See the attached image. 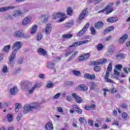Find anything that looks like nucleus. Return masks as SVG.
<instances>
[{"instance_id": "f257e3e1", "label": "nucleus", "mask_w": 130, "mask_h": 130, "mask_svg": "<svg viewBox=\"0 0 130 130\" xmlns=\"http://www.w3.org/2000/svg\"><path fill=\"white\" fill-rule=\"evenodd\" d=\"M22 47V43L21 42H16L13 44L12 47V49L14 50L12 51V54L9 57V61L10 63L11 67H14L15 66V58L16 57V54L18 50H19Z\"/></svg>"}, {"instance_id": "f03ea898", "label": "nucleus", "mask_w": 130, "mask_h": 130, "mask_svg": "<svg viewBox=\"0 0 130 130\" xmlns=\"http://www.w3.org/2000/svg\"><path fill=\"white\" fill-rule=\"evenodd\" d=\"M112 6H113V3H109L105 8L99 11V14H100V13H105V12H106V14H110V13H112V12H113V7Z\"/></svg>"}, {"instance_id": "7ed1b4c3", "label": "nucleus", "mask_w": 130, "mask_h": 130, "mask_svg": "<svg viewBox=\"0 0 130 130\" xmlns=\"http://www.w3.org/2000/svg\"><path fill=\"white\" fill-rule=\"evenodd\" d=\"M37 106L36 103H32L30 104V105H25L24 106V109L25 110H23L22 112L23 113H27V112H29V111H31L32 109H37Z\"/></svg>"}, {"instance_id": "20e7f679", "label": "nucleus", "mask_w": 130, "mask_h": 130, "mask_svg": "<svg viewBox=\"0 0 130 130\" xmlns=\"http://www.w3.org/2000/svg\"><path fill=\"white\" fill-rule=\"evenodd\" d=\"M14 37L16 38H30V36L27 35L22 32V30H19L14 33Z\"/></svg>"}, {"instance_id": "39448f33", "label": "nucleus", "mask_w": 130, "mask_h": 130, "mask_svg": "<svg viewBox=\"0 0 130 130\" xmlns=\"http://www.w3.org/2000/svg\"><path fill=\"white\" fill-rule=\"evenodd\" d=\"M89 26H90V23H86V25H84L83 28L79 32H78L77 35V37H81V36H82L83 34L86 33L87 30H88V27H89Z\"/></svg>"}, {"instance_id": "423d86ee", "label": "nucleus", "mask_w": 130, "mask_h": 130, "mask_svg": "<svg viewBox=\"0 0 130 130\" xmlns=\"http://www.w3.org/2000/svg\"><path fill=\"white\" fill-rule=\"evenodd\" d=\"M72 96L73 98H74L77 102V103H78V104H80V103H82V102L83 101V99H82L81 97H80L78 96V94L76 93H72Z\"/></svg>"}, {"instance_id": "0eeeda50", "label": "nucleus", "mask_w": 130, "mask_h": 130, "mask_svg": "<svg viewBox=\"0 0 130 130\" xmlns=\"http://www.w3.org/2000/svg\"><path fill=\"white\" fill-rule=\"evenodd\" d=\"M88 8H86L82 12L78 18L80 21H81V20H83V19L86 17V15L88 14Z\"/></svg>"}, {"instance_id": "6e6552de", "label": "nucleus", "mask_w": 130, "mask_h": 130, "mask_svg": "<svg viewBox=\"0 0 130 130\" xmlns=\"http://www.w3.org/2000/svg\"><path fill=\"white\" fill-rule=\"evenodd\" d=\"M18 92H19V90L17 86H14L10 89V93L11 95H12L13 96H15V95L18 93Z\"/></svg>"}, {"instance_id": "1a4fd4ad", "label": "nucleus", "mask_w": 130, "mask_h": 130, "mask_svg": "<svg viewBox=\"0 0 130 130\" xmlns=\"http://www.w3.org/2000/svg\"><path fill=\"white\" fill-rule=\"evenodd\" d=\"M12 9H15V6L1 7L0 8V13L6 12V11H10V10H12Z\"/></svg>"}, {"instance_id": "9d476101", "label": "nucleus", "mask_w": 130, "mask_h": 130, "mask_svg": "<svg viewBox=\"0 0 130 130\" xmlns=\"http://www.w3.org/2000/svg\"><path fill=\"white\" fill-rule=\"evenodd\" d=\"M104 23L102 21H98L94 23V27L95 29H101L103 27Z\"/></svg>"}, {"instance_id": "9b49d317", "label": "nucleus", "mask_w": 130, "mask_h": 130, "mask_svg": "<svg viewBox=\"0 0 130 130\" xmlns=\"http://www.w3.org/2000/svg\"><path fill=\"white\" fill-rule=\"evenodd\" d=\"M30 21H31V17L26 16L22 20V24L25 26V25H27V24H29Z\"/></svg>"}, {"instance_id": "f8f14e48", "label": "nucleus", "mask_w": 130, "mask_h": 130, "mask_svg": "<svg viewBox=\"0 0 130 130\" xmlns=\"http://www.w3.org/2000/svg\"><path fill=\"white\" fill-rule=\"evenodd\" d=\"M84 78L87 79V80H95L96 76L95 75H90L89 73H85L84 75Z\"/></svg>"}, {"instance_id": "ddd939ff", "label": "nucleus", "mask_w": 130, "mask_h": 130, "mask_svg": "<svg viewBox=\"0 0 130 130\" xmlns=\"http://www.w3.org/2000/svg\"><path fill=\"white\" fill-rule=\"evenodd\" d=\"M23 86H24L25 89H30L31 88V84L29 82V81H23L22 83Z\"/></svg>"}, {"instance_id": "4468645a", "label": "nucleus", "mask_w": 130, "mask_h": 130, "mask_svg": "<svg viewBox=\"0 0 130 130\" xmlns=\"http://www.w3.org/2000/svg\"><path fill=\"white\" fill-rule=\"evenodd\" d=\"M78 89L80 91H88V86L85 84H80L78 86Z\"/></svg>"}, {"instance_id": "2eb2a0df", "label": "nucleus", "mask_w": 130, "mask_h": 130, "mask_svg": "<svg viewBox=\"0 0 130 130\" xmlns=\"http://www.w3.org/2000/svg\"><path fill=\"white\" fill-rule=\"evenodd\" d=\"M118 21V18L117 17H110L107 19V21L108 23H115Z\"/></svg>"}, {"instance_id": "dca6fc26", "label": "nucleus", "mask_w": 130, "mask_h": 130, "mask_svg": "<svg viewBox=\"0 0 130 130\" xmlns=\"http://www.w3.org/2000/svg\"><path fill=\"white\" fill-rule=\"evenodd\" d=\"M128 35L127 34H124L121 38H120L118 41L119 43H123L126 39H127Z\"/></svg>"}, {"instance_id": "f3484780", "label": "nucleus", "mask_w": 130, "mask_h": 130, "mask_svg": "<svg viewBox=\"0 0 130 130\" xmlns=\"http://www.w3.org/2000/svg\"><path fill=\"white\" fill-rule=\"evenodd\" d=\"M38 52L40 54V55H44V56H45L46 54H47V52L46 51H45V49L42 48H40L38 50Z\"/></svg>"}, {"instance_id": "a211bd4d", "label": "nucleus", "mask_w": 130, "mask_h": 130, "mask_svg": "<svg viewBox=\"0 0 130 130\" xmlns=\"http://www.w3.org/2000/svg\"><path fill=\"white\" fill-rule=\"evenodd\" d=\"M46 130H53V125L50 122H48L45 126Z\"/></svg>"}, {"instance_id": "6ab92c4d", "label": "nucleus", "mask_w": 130, "mask_h": 130, "mask_svg": "<svg viewBox=\"0 0 130 130\" xmlns=\"http://www.w3.org/2000/svg\"><path fill=\"white\" fill-rule=\"evenodd\" d=\"M114 30V26H111L107 28L104 31V35H106L108 33V32H110L111 31H113Z\"/></svg>"}, {"instance_id": "aec40b11", "label": "nucleus", "mask_w": 130, "mask_h": 130, "mask_svg": "<svg viewBox=\"0 0 130 130\" xmlns=\"http://www.w3.org/2000/svg\"><path fill=\"white\" fill-rule=\"evenodd\" d=\"M70 47H69V48L67 49V50L66 51V54L65 55V56H70L73 52H74V49L73 48H70Z\"/></svg>"}, {"instance_id": "412c9836", "label": "nucleus", "mask_w": 130, "mask_h": 130, "mask_svg": "<svg viewBox=\"0 0 130 130\" xmlns=\"http://www.w3.org/2000/svg\"><path fill=\"white\" fill-rule=\"evenodd\" d=\"M63 16H66V14L63 13L58 12L54 14V19H57V18H61V17H63Z\"/></svg>"}, {"instance_id": "4be33fe9", "label": "nucleus", "mask_w": 130, "mask_h": 130, "mask_svg": "<svg viewBox=\"0 0 130 130\" xmlns=\"http://www.w3.org/2000/svg\"><path fill=\"white\" fill-rule=\"evenodd\" d=\"M73 25H74V21L68 22L64 24L63 27L64 28H70L72 27V26H73Z\"/></svg>"}, {"instance_id": "5701e85b", "label": "nucleus", "mask_w": 130, "mask_h": 130, "mask_svg": "<svg viewBox=\"0 0 130 130\" xmlns=\"http://www.w3.org/2000/svg\"><path fill=\"white\" fill-rule=\"evenodd\" d=\"M55 66V64L52 63L51 62H47V67L48 69H51V70H53L54 69V67Z\"/></svg>"}, {"instance_id": "b1692460", "label": "nucleus", "mask_w": 130, "mask_h": 130, "mask_svg": "<svg viewBox=\"0 0 130 130\" xmlns=\"http://www.w3.org/2000/svg\"><path fill=\"white\" fill-rule=\"evenodd\" d=\"M10 48H11V46L10 45H8L7 46H4V48L2 49V51L4 52H9Z\"/></svg>"}, {"instance_id": "393cba45", "label": "nucleus", "mask_w": 130, "mask_h": 130, "mask_svg": "<svg viewBox=\"0 0 130 130\" xmlns=\"http://www.w3.org/2000/svg\"><path fill=\"white\" fill-rule=\"evenodd\" d=\"M7 118L8 122H12L13 121L14 118L13 117V115L11 114H8L7 115Z\"/></svg>"}, {"instance_id": "a878e982", "label": "nucleus", "mask_w": 130, "mask_h": 130, "mask_svg": "<svg viewBox=\"0 0 130 130\" xmlns=\"http://www.w3.org/2000/svg\"><path fill=\"white\" fill-rule=\"evenodd\" d=\"M80 45H81V41L79 42H75L72 44V45L69 46L70 47H75V46H79Z\"/></svg>"}, {"instance_id": "bb28decb", "label": "nucleus", "mask_w": 130, "mask_h": 130, "mask_svg": "<svg viewBox=\"0 0 130 130\" xmlns=\"http://www.w3.org/2000/svg\"><path fill=\"white\" fill-rule=\"evenodd\" d=\"M89 86H90V90L95 91V87H96V84H95V83H94V82L89 83Z\"/></svg>"}, {"instance_id": "cd10ccee", "label": "nucleus", "mask_w": 130, "mask_h": 130, "mask_svg": "<svg viewBox=\"0 0 130 130\" xmlns=\"http://www.w3.org/2000/svg\"><path fill=\"white\" fill-rule=\"evenodd\" d=\"M22 11H20V10H17L14 13H13V16L14 17H18L19 16H21V15H22Z\"/></svg>"}, {"instance_id": "c85d7f7f", "label": "nucleus", "mask_w": 130, "mask_h": 130, "mask_svg": "<svg viewBox=\"0 0 130 130\" xmlns=\"http://www.w3.org/2000/svg\"><path fill=\"white\" fill-rule=\"evenodd\" d=\"M122 68L123 66L121 64H116L115 66V70H117L118 71H119L120 72L121 71Z\"/></svg>"}, {"instance_id": "c756f323", "label": "nucleus", "mask_w": 130, "mask_h": 130, "mask_svg": "<svg viewBox=\"0 0 130 130\" xmlns=\"http://www.w3.org/2000/svg\"><path fill=\"white\" fill-rule=\"evenodd\" d=\"M37 28H38V26L36 25L32 26L31 30L30 31L31 34H34V33H35L37 30Z\"/></svg>"}, {"instance_id": "7c9ffc66", "label": "nucleus", "mask_w": 130, "mask_h": 130, "mask_svg": "<svg viewBox=\"0 0 130 130\" xmlns=\"http://www.w3.org/2000/svg\"><path fill=\"white\" fill-rule=\"evenodd\" d=\"M67 15H68L69 16H71V15L73 14V9H72L71 7H69L68 8L67 10Z\"/></svg>"}, {"instance_id": "2f4dec72", "label": "nucleus", "mask_w": 130, "mask_h": 130, "mask_svg": "<svg viewBox=\"0 0 130 130\" xmlns=\"http://www.w3.org/2000/svg\"><path fill=\"white\" fill-rule=\"evenodd\" d=\"M114 50V46H113V45H111L108 49V52L110 53V54H111V53H113Z\"/></svg>"}, {"instance_id": "473e14b6", "label": "nucleus", "mask_w": 130, "mask_h": 130, "mask_svg": "<svg viewBox=\"0 0 130 130\" xmlns=\"http://www.w3.org/2000/svg\"><path fill=\"white\" fill-rule=\"evenodd\" d=\"M78 54V51L75 52L74 53H73L67 60V61H71L72 59H73V57H75L76 55Z\"/></svg>"}, {"instance_id": "72a5a7b5", "label": "nucleus", "mask_w": 130, "mask_h": 130, "mask_svg": "<svg viewBox=\"0 0 130 130\" xmlns=\"http://www.w3.org/2000/svg\"><path fill=\"white\" fill-rule=\"evenodd\" d=\"M115 57H116L117 59L118 58H124V54L122 53H120L118 54H117L115 56Z\"/></svg>"}, {"instance_id": "f704fd0d", "label": "nucleus", "mask_w": 130, "mask_h": 130, "mask_svg": "<svg viewBox=\"0 0 130 130\" xmlns=\"http://www.w3.org/2000/svg\"><path fill=\"white\" fill-rule=\"evenodd\" d=\"M62 36V38L69 39L73 37V35L69 34L67 35H63Z\"/></svg>"}, {"instance_id": "c9c22d12", "label": "nucleus", "mask_w": 130, "mask_h": 130, "mask_svg": "<svg viewBox=\"0 0 130 130\" xmlns=\"http://www.w3.org/2000/svg\"><path fill=\"white\" fill-rule=\"evenodd\" d=\"M72 73H73L74 75H75V76H80V75H81V72L77 70H73L72 71Z\"/></svg>"}, {"instance_id": "e433bc0d", "label": "nucleus", "mask_w": 130, "mask_h": 130, "mask_svg": "<svg viewBox=\"0 0 130 130\" xmlns=\"http://www.w3.org/2000/svg\"><path fill=\"white\" fill-rule=\"evenodd\" d=\"M42 37H43L42 34L38 33L37 37V40H38V41H40L41 39H42Z\"/></svg>"}, {"instance_id": "4c0bfd02", "label": "nucleus", "mask_w": 130, "mask_h": 130, "mask_svg": "<svg viewBox=\"0 0 130 130\" xmlns=\"http://www.w3.org/2000/svg\"><path fill=\"white\" fill-rule=\"evenodd\" d=\"M104 46L102 44H99L97 46V49L98 50H102Z\"/></svg>"}, {"instance_id": "58836bf2", "label": "nucleus", "mask_w": 130, "mask_h": 130, "mask_svg": "<svg viewBox=\"0 0 130 130\" xmlns=\"http://www.w3.org/2000/svg\"><path fill=\"white\" fill-rule=\"evenodd\" d=\"M90 31H91L90 34L92 35H95V34H96V29H95V28L94 27H91Z\"/></svg>"}, {"instance_id": "ea45409f", "label": "nucleus", "mask_w": 130, "mask_h": 130, "mask_svg": "<svg viewBox=\"0 0 130 130\" xmlns=\"http://www.w3.org/2000/svg\"><path fill=\"white\" fill-rule=\"evenodd\" d=\"M107 71L109 72H111L112 71V63H110L108 66Z\"/></svg>"}, {"instance_id": "a19ab883", "label": "nucleus", "mask_w": 130, "mask_h": 130, "mask_svg": "<svg viewBox=\"0 0 130 130\" xmlns=\"http://www.w3.org/2000/svg\"><path fill=\"white\" fill-rule=\"evenodd\" d=\"M127 113H126V112H123L121 113V116L124 119H126V118H127Z\"/></svg>"}, {"instance_id": "79ce46f5", "label": "nucleus", "mask_w": 130, "mask_h": 130, "mask_svg": "<svg viewBox=\"0 0 130 130\" xmlns=\"http://www.w3.org/2000/svg\"><path fill=\"white\" fill-rule=\"evenodd\" d=\"M66 84V86H68V87H71L72 85H74V82H73V81H67Z\"/></svg>"}, {"instance_id": "37998d69", "label": "nucleus", "mask_w": 130, "mask_h": 130, "mask_svg": "<svg viewBox=\"0 0 130 130\" xmlns=\"http://www.w3.org/2000/svg\"><path fill=\"white\" fill-rule=\"evenodd\" d=\"M85 58H86V57L83 55H81L78 57V60H79V61H83V60H86Z\"/></svg>"}, {"instance_id": "c03bdc74", "label": "nucleus", "mask_w": 130, "mask_h": 130, "mask_svg": "<svg viewBox=\"0 0 130 130\" xmlns=\"http://www.w3.org/2000/svg\"><path fill=\"white\" fill-rule=\"evenodd\" d=\"M60 96V93H58L57 94H56L53 97V99L54 100H55V99H58V98H59V96Z\"/></svg>"}, {"instance_id": "a18cd8bd", "label": "nucleus", "mask_w": 130, "mask_h": 130, "mask_svg": "<svg viewBox=\"0 0 130 130\" xmlns=\"http://www.w3.org/2000/svg\"><path fill=\"white\" fill-rule=\"evenodd\" d=\"M47 88H52L53 87V83L52 82H49L46 85Z\"/></svg>"}, {"instance_id": "49530a36", "label": "nucleus", "mask_w": 130, "mask_h": 130, "mask_svg": "<svg viewBox=\"0 0 130 130\" xmlns=\"http://www.w3.org/2000/svg\"><path fill=\"white\" fill-rule=\"evenodd\" d=\"M101 64H103V63H106L107 62V59L103 58L100 60Z\"/></svg>"}, {"instance_id": "de8ad7c7", "label": "nucleus", "mask_w": 130, "mask_h": 130, "mask_svg": "<svg viewBox=\"0 0 130 130\" xmlns=\"http://www.w3.org/2000/svg\"><path fill=\"white\" fill-rule=\"evenodd\" d=\"M79 120L80 122H81V123H85V122H86V119L83 117H80Z\"/></svg>"}, {"instance_id": "09e8293b", "label": "nucleus", "mask_w": 130, "mask_h": 130, "mask_svg": "<svg viewBox=\"0 0 130 130\" xmlns=\"http://www.w3.org/2000/svg\"><path fill=\"white\" fill-rule=\"evenodd\" d=\"M94 71L95 72H96L97 73H98V72H99L100 71V67L97 66L94 67Z\"/></svg>"}, {"instance_id": "8fccbe9b", "label": "nucleus", "mask_w": 130, "mask_h": 130, "mask_svg": "<svg viewBox=\"0 0 130 130\" xmlns=\"http://www.w3.org/2000/svg\"><path fill=\"white\" fill-rule=\"evenodd\" d=\"M105 81L107 82V83H113V80H111L110 78H105Z\"/></svg>"}, {"instance_id": "3c124183", "label": "nucleus", "mask_w": 130, "mask_h": 130, "mask_svg": "<svg viewBox=\"0 0 130 130\" xmlns=\"http://www.w3.org/2000/svg\"><path fill=\"white\" fill-rule=\"evenodd\" d=\"M72 107H73V110L75 111H76V110H78V109H79V108H80V107H79L77 105H73V106H72Z\"/></svg>"}, {"instance_id": "603ef678", "label": "nucleus", "mask_w": 130, "mask_h": 130, "mask_svg": "<svg viewBox=\"0 0 130 130\" xmlns=\"http://www.w3.org/2000/svg\"><path fill=\"white\" fill-rule=\"evenodd\" d=\"M83 56H85V57H86V58H84L85 60H87L88 58H89V56H90V53H87L83 55Z\"/></svg>"}, {"instance_id": "864d4df0", "label": "nucleus", "mask_w": 130, "mask_h": 130, "mask_svg": "<svg viewBox=\"0 0 130 130\" xmlns=\"http://www.w3.org/2000/svg\"><path fill=\"white\" fill-rule=\"evenodd\" d=\"M45 33L47 35L50 34L51 33V29H45Z\"/></svg>"}, {"instance_id": "5fc2aeb1", "label": "nucleus", "mask_w": 130, "mask_h": 130, "mask_svg": "<svg viewBox=\"0 0 130 130\" xmlns=\"http://www.w3.org/2000/svg\"><path fill=\"white\" fill-rule=\"evenodd\" d=\"M9 105H11V101H7L4 103V106H9Z\"/></svg>"}, {"instance_id": "6e6d98bb", "label": "nucleus", "mask_w": 130, "mask_h": 130, "mask_svg": "<svg viewBox=\"0 0 130 130\" xmlns=\"http://www.w3.org/2000/svg\"><path fill=\"white\" fill-rule=\"evenodd\" d=\"M76 111H77L78 114H82V113H83V110L81 109V108H79V109H77V110H76Z\"/></svg>"}, {"instance_id": "4d7b16f0", "label": "nucleus", "mask_w": 130, "mask_h": 130, "mask_svg": "<svg viewBox=\"0 0 130 130\" xmlns=\"http://www.w3.org/2000/svg\"><path fill=\"white\" fill-rule=\"evenodd\" d=\"M21 105H22L21 103H15V108L19 109L21 107Z\"/></svg>"}, {"instance_id": "13d9d810", "label": "nucleus", "mask_w": 130, "mask_h": 130, "mask_svg": "<svg viewBox=\"0 0 130 130\" xmlns=\"http://www.w3.org/2000/svg\"><path fill=\"white\" fill-rule=\"evenodd\" d=\"M114 75H116V76H119V74H120V73L119 72H118V71H117L116 69H114Z\"/></svg>"}, {"instance_id": "bf43d9fd", "label": "nucleus", "mask_w": 130, "mask_h": 130, "mask_svg": "<svg viewBox=\"0 0 130 130\" xmlns=\"http://www.w3.org/2000/svg\"><path fill=\"white\" fill-rule=\"evenodd\" d=\"M41 86V84H40V83H37L34 85L33 87L35 89H36V88H39Z\"/></svg>"}, {"instance_id": "052dcab7", "label": "nucleus", "mask_w": 130, "mask_h": 130, "mask_svg": "<svg viewBox=\"0 0 130 130\" xmlns=\"http://www.w3.org/2000/svg\"><path fill=\"white\" fill-rule=\"evenodd\" d=\"M109 72L110 71L107 70L105 76V79H107V78H109Z\"/></svg>"}, {"instance_id": "680f3d73", "label": "nucleus", "mask_w": 130, "mask_h": 130, "mask_svg": "<svg viewBox=\"0 0 130 130\" xmlns=\"http://www.w3.org/2000/svg\"><path fill=\"white\" fill-rule=\"evenodd\" d=\"M3 73H7L8 72V67L4 66L3 68Z\"/></svg>"}, {"instance_id": "e2e57ef3", "label": "nucleus", "mask_w": 130, "mask_h": 130, "mask_svg": "<svg viewBox=\"0 0 130 130\" xmlns=\"http://www.w3.org/2000/svg\"><path fill=\"white\" fill-rule=\"evenodd\" d=\"M119 125V123L117 120H114L112 123V125Z\"/></svg>"}, {"instance_id": "0e129e2a", "label": "nucleus", "mask_w": 130, "mask_h": 130, "mask_svg": "<svg viewBox=\"0 0 130 130\" xmlns=\"http://www.w3.org/2000/svg\"><path fill=\"white\" fill-rule=\"evenodd\" d=\"M111 92L112 94H114V93H116L117 92V90H116V89L115 88H113L111 90Z\"/></svg>"}, {"instance_id": "69168bd1", "label": "nucleus", "mask_w": 130, "mask_h": 130, "mask_svg": "<svg viewBox=\"0 0 130 130\" xmlns=\"http://www.w3.org/2000/svg\"><path fill=\"white\" fill-rule=\"evenodd\" d=\"M88 123H90V124H89L91 126H93V123H94V122H93V121H92V120L89 119V120H88Z\"/></svg>"}, {"instance_id": "338daca9", "label": "nucleus", "mask_w": 130, "mask_h": 130, "mask_svg": "<svg viewBox=\"0 0 130 130\" xmlns=\"http://www.w3.org/2000/svg\"><path fill=\"white\" fill-rule=\"evenodd\" d=\"M45 29H51V24L48 23L46 26Z\"/></svg>"}, {"instance_id": "774afa93", "label": "nucleus", "mask_w": 130, "mask_h": 130, "mask_svg": "<svg viewBox=\"0 0 130 130\" xmlns=\"http://www.w3.org/2000/svg\"><path fill=\"white\" fill-rule=\"evenodd\" d=\"M18 63H19V64H22V63H23V58H20V59H18Z\"/></svg>"}]
</instances>
